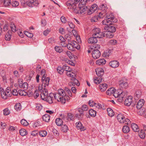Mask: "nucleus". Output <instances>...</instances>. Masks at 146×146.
I'll return each mask as SVG.
<instances>
[{"mask_svg": "<svg viewBox=\"0 0 146 146\" xmlns=\"http://www.w3.org/2000/svg\"><path fill=\"white\" fill-rule=\"evenodd\" d=\"M65 91L67 92L69 96L72 97L71 91L68 88L65 87L64 90L62 89H59L58 90L57 92L53 94L55 99L63 104H65L66 102V98H67Z\"/></svg>", "mask_w": 146, "mask_h": 146, "instance_id": "1", "label": "nucleus"}, {"mask_svg": "<svg viewBox=\"0 0 146 146\" xmlns=\"http://www.w3.org/2000/svg\"><path fill=\"white\" fill-rule=\"evenodd\" d=\"M105 19L102 21L103 25L108 26L111 24L112 22H116L117 21L115 18L112 15H107Z\"/></svg>", "mask_w": 146, "mask_h": 146, "instance_id": "2", "label": "nucleus"}, {"mask_svg": "<svg viewBox=\"0 0 146 146\" xmlns=\"http://www.w3.org/2000/svg\"><path fill=\"white\" fill-rule=\"evenodd\" d=\"M74 36L75 37L76 41L74 40V48L78 50L80 48V45L79 44L81 42L80 36L78 34L76 31L74 29Z\"/></svg>", "mask_w": 146, "mask_h": 146, "instance_id": "3", "label": "nucleus"}, {"mask_svg": "<svg viewBox=\"0 0 146 146\" xmlns=\"http://www.w3.org/2000/svg\"><path fill=\"white\" fill-rule=\"evenodd\" d=\"M117 119L118 121L121 123H124L128 125L131 123L129 119L125 118L123 115L121 113L117 115Z\"/></svg>", "mask_w": 146, "mask_h": 146, "instance_id": "4", "label": "nucleus"}, {"mask_svg": "<svg viewBox=\"0 0 146 146\" xmlns=\"http://www.w3.org/2000/svg\"><path fill=\"white\" fill-rule=\"evenodd\" d=\"M92 36L99 38H101L105 36L104 35L102 34V33L100 32V29L99 28H96L94 29Z\"/></svg>", "mask_w": 146, "mask_h": 146, "instance_id": "5", "label": "nucleus"}, {"mask_svg": "<svg viewBox=\"0 0 146 146\" xmlns=\"http://www.w3.org/2000/svg\"><path fill=\"white\" fill-rule=\"evenodd\" d=\"M27 4L29 7H33L34 6H37L39 3L37 0H28Z\"/></svg>", "mask_w": 146, "mask_h": 146, "instance_id": "6", "label": "nucleus"}, {"mask_svg": "<svg viewBox=\"0 0 146 146\" xmlns=\"http://www.w3.org/2000/svg\"><path fill=\"white\" fill-rule=\"evenodd\" d=\"M92 57L94 59H97L100 56L101 53L98 50L94 49L92 51Z\"/></svg>", "mask_w": 146, "mask_h": 146, "instance_id": "7", "label": "nucleus"}, {"mask_svg": "<svg viewBox=\"0 0 146 146\" xmlns=\"http://www.w3.org/2000/svg\"><path fill=\"white\" fill-rule=\"evenodd\" d=\"M132 97L131 96H129L124 101V104L125 105L130 106L132 103Z\"/></svg>", "mask_w": 146, "mask_h": 146, "instance_id": "8", "label": "nucleus"}, {"mask_svg": "<svg viewBox=\"0 0 146 146\" xmlns=\"http://www.w3.org/2000/svg\"><path fill=\"white\" fill-rule=\"evenodd\" d=\"M68 8L71 12L73 11V1L72 0H69L66 3Z\"/></svg>", "mask_w": 146, "mask_h": 146, "instance_id": "9", "label": "nucleus"}, {"mask_svg": "<svg viewBox=\"0 0 146 146\" xmlns=\"http://www.w3.org/2000/svg\"><path fill=\"white\" fill-rule=\"evenodd\" d=\"M104 29L105 30L109 31L112 33L115 32L116 29L115 27L111 26H106L104 27Z\"/></svg>", "mask_w": 146, "mask_h": 146, "instance_id": "10", "label": "nucleus"}, {"mask_svg": "<svg viewBox=\"0 0 146 146\" xmlns=\"http://www.w3.org/2000/svg\"><path fill=\"white\" fill-rule=\"evenodd\" d=\"M109 65L113 68H115L118 67L119 65V62L117 60H113L109 63Z\"/></svg>", "mask_w": 146, "mask_h": 146, "instance_id": "11", "label": "nucleus"}, {"mask_svg": "<svg viewBox=\"0 0 146 146\" xmlns=\"http://www.w3.org/2000/svg\"><path fill=\"white\" fill-rule=\"evenodd\" d=\"M145 101L143 99H140L137 102L136 104V108L137 109H139L143 106Z\"/></svg>", "mask_w": 146, "mask_h": 146, "instance_id": "12", "label": "nucleus"}, {"mask_svg": "<svg viewBox=\"0 0 146 146\" xmlns=\"http://www.w3.org/2000/svg\"><path fill=\"white\" fill-rule=\"evenodd\" d=\"M96 72L97 75L100 77L102 76L104 73L103 70L101 68L96 69Z\"/></svg>", "mask_w": 146, "mask_h": 146, "instance_id": "13", "label": "nucleus"}, {"mask_svg": "<svg viewBox=\"0 0 146 146\" xmlns=\"http://www.w3.org/2000/svg\"><path fill=\"white\" fill-rule=\"evenodd\" d=\"M141 95V92L140 90H137L134 95V99L136 100H138L140 98Z\"/></svg>", "mask_w": 146, "mask_h": 146, "instance_id": "14", "label": "nucleus"}, {"mask_svg": "<svg viewBox=\"0 0 146 146\" xmlns=\"http://www.w3.org/2000/svg\"><path fill=\"white\" fill-rule=\"evenodd\" d=\"M119 92V99L121 101H122L123 100L124 97L127 95V93L126 91L123 92L121 90H120Z\"/></svg>", "mask_w": 146, "mask_h": 146, "instance_id": "15", "label": "nucleus"}, {"mask_svg": "<svg viewBox=\"0 0 146 146\" xmlns=\"http://www.w3.org/2000/svg\"><path fill=\"white\" fill-rule=\"evenodd\" d=\"M48 90L46 89L45 88H44V89L43 90L42 92V93L40 94V95L41 99L43 100H44V98L48 96Z\"/></svg>", "mask_w": 146, "mask_h": 146, "instance_id": "16", "label": "nucleus"}, {"mask_svg": "<svg viewBox=\"0 0 146 146\" xmlns=\"http://www.w3.org/2000/svg\"><path fill=\"white\" fill-rule=\"evenodd\" d=\"M76 127L78 129H80L81 131L85 129L84 127H83L80 121L76 122Z\"/></svg>", "mask_w": 146, "mask_h": 146, "instance_id": "17", "label": "nucleus"}, {"mask_svg": "<svg viewBox=\"0 0 146 146\" xmlns=\"http://www.w3.org/2000/svg\"><path fill=\"white\" fill-rule=\"evenodd\" d=\"M59 39L60 40V43L61 45L63 47H66V40L62 36H60L59 37Z\"/></svg>", "mask_w": 146, "mask_h": 146, "instance_id": "18", "label": "nucleus"}, {"mask_svg": "<svg viewBox=\"0 0 146 146\" xmlns=\"http://www.w3.org/2000/svg\"><path fill=\"white\" fill-rule=\"evenodd\" d=\"M106 62V60L104 59H100L97 60L96 62V64L99 65H103Z\"/></svg>", "mask_w": 146, "mask_h": 146, "instance_id": "19", "label": "nucleus"}, {"mask_svg": "<svg viewBox=\"0 0 146 146\" xmlns=\"http://www.w3.org/2000/svg\"><path fill=\"white\" fill-rule=\"evenodd\" d=\"M97 37L93 36L92 37H91L88 40V43L92 44L96 43L97 42Z\"/></svg>", "mask_w": 146, "mask_h": 146, "instance_id": "20", "label": "nucleus"}, {"mask_svg": "<svg viewBox=\"0 0 146 146\" xmlns=\"http://www.w3.org/2000/svg\"><path fill=\"white\" fill-rule=\"evenodd\" d=\"M50 80V78L47 77L46 79L42 81V86L46 87V86H48L49 85V82Z\"/></svg>", "mask_w": 146, "mask_h": 146, "instance_id": "21", "label": "nucleus"}, {"mask_svg": "<svg viewBox=\"0 0 146 146\" xmlns=\"http://www.w3.org/2000/svg\"><path fill=\"white\" fill-rule=\"evenodd\" d=\"M112 51V49H108L106 51L104 52L103 54V56L106 58L109 57L111 54Z\"/></svg>", "mask_w": 146, "mask_h": 146, "instance_id": "22", "label": "nucleus"}, {"mask_svg": "<svg viewBox=\"0 0 146 146\" xmlns=\"http://www.w3.org/2000/svg\"><path fill=\"white\" fill-rule=\"evenodd\" d=\"M107 86L108 85L106 84H102L100 85L99 88L102 92H104L106 90Z\"/></svg>", "mask_w": 146, "mask_h": 146, "instance_id": "23", "label": "nucleus"}, {"mask_svg": "<svg viewBox=\"0 0 146 146\" xmlns=\"http://www.w3.org/2000/svg\"><path fill=\"white\" fill-rule=\"evenodd\" d=\"M104 35L105 36L106 35L107 37L110 38H112L114 35L113 33L109 31H106L104 33Z\"/></svg>", "mask_w": 146, "mask_h": 146, "instance_id": "24", "label": "nucleus"}, {"mask_svg": "<svg viewBox=\"0 0 146 146\" xmlns=\"http://www.w3.org/2000/svg\"><path fill=\"white\" fill-rule=\"evenodd\" d=\"M133 130L135 132H137L139 131V128L137 125L135 123H132L131 125Z\"/></svg>", "mask_w": 146, "mask_h": 146, "instance_id": "25", "label": "nucleus"}, {"mask_svg": "<svg viewBox=\"0 0 146 146\" xmlns=\"http://www.w3.org/2000/svg\"><path fill=\"white\" fill-rule=\"evenodd\" d=\"M119 86L122 88H126L128 86V84L127 82L125 81H121L119 84Z\"/></svg>", "mask_w": 146, "mask_h": 146, "instance_id": "26", "label": "nucleus"}, {"mask_svg": "<svg viewBox=\"0 0 146 146\" xmlns=\"http://www.w3.org/2000/svg\"><path fill=\"white\" fill-rule=\"evenodd\" d=\"M100 48V45L98 44H91L90 46V49L92 50H94V49L98 50Z\"/></svg>", "mask_w": 146, "mask_h": 146, "instance_id": "27", "label": "nucleus"}, {"mask_svg": "<svg viewBox=\"0 0 146 146\" xmlns=\"http://www.w3.org/2000/svg\"><path fill=\"white\" fill-rule=\"evenodd\" d=\"M42 118L43 120L46 122H48L50 120V115L46 114L43 115Z\"/></svg>", "mask_w": 146, "mask_h": 146, "instance_id": "28", "label": "nucleus"}, {"mask_svg": "<svg viewBox=\"0 0 146 146\" xmlns=\"http://www.w3.org/2000/svg\"><path fill=\"white\" fill-rule=\"evenodd\" d=\"M88 2V0H81L78 5V6L80 8L82 7V6H85L86 3Z\"/></svg>", "mask_w": 146, "mask_h": 146, "instance_id": "29", "label": "nucleus"}, {"mask_svg": "<svg viewBox=\"0 0 146 146\" xmlns=\"http://www.w3.org/2000/svg\"><path fill=\"white\" fill-rule=\"evenodd\" d=\"M44 100L47 102H48L50 104H52V98L51 96H47L46 97L44 98Z\"/></svg>", "mask_w": 146, "mask_h": 146, "instance_id": "30", "label": "nucleus"}, {"mask_svg": "<svg viewBox=\"0 0 146 146\" xmlns=\"http://www.w3.org/2000/svg\"><path fill=\"white\" fill-rule=\"evenodd\" d=\"M114 90H115V88H110L106 91V94L108 95H110L112 94H113Z\"/></svg>", "mask_w": 146, "mask_h": 146, "instance_id": "31", "label": "nucleus"}, {"mask_svg": "<svg viewBox=\"0 0 146 146\" xmlns=\"http://www.w3.org/2000/svg\"><path fill=\"white\" fill-rule=\"evenodd\" d=\"M89 112L90 115L92 117H94L96 115V111L92 109L90 110Z\"/></svg>", "mask_w": 146, "mask_h": 146, "instance_id": "32", "label": "nucleus"}, {"mask_svg": "<svg viewBox=\"0 0 146 146\" xmlns=\"http://www.w3.org/2000/svg\"><path fill=\"white\" fill-rule=\"evenodd\" d=\"M100 7L102 11L104 12H106L108 9L106 4H102L100 6Z\"/></svg>", "mask_w": 146, "mask_h": 146, "instance_id": "33", "label": "nucleus"}, {"mask_svg": "<svg viewBox=\"0 0 146 146\" xmlns=\"http://www.w3.org/2000/svg\"><path fill=\"white\" fill-rule=\"evenodd\" d=\"M108 115L110 117H112L114 115V113L112 110L110 108H108L107 109Z\"/></svg>", "mask_w": 146, "mask_h": 146, "instance_id": "34", "label": "nucleus"}, {"mask_svg": "<svg viewBox=\"0 0 146 146\" xmlns=\"http://www.w3.org/2000/svg\"><path fill=\"white\" fill-rule=\"evenodd\" d=\"M121 90H115V89L114 90V92L113 93V95L116 98L119 97V92Z\"/></svg>", "mask_w": 146, "mask_h": 146, "instance_id": "35", "label": "nucleus"}, {"mask_svg": "<svg viewBox=\"0 0 146 146\" xmlns=\"http://www.w3.org/2000/svg\"><path fill=\"white\" fill-rule=\"evenodd\" d=\"M122 131L125 133H127L130 131L129 127L127 125L124 126L123 128Z\"/></svg>", "mask_w": 146, "mask_h": 146, "instance_id": "36", "label": "nucleus"}, {"mask_svg": "<svg viewBox=\"0 0 146 146\" xmlns=\"http://www.w3.org/2000/svg\"><path fill=\"white\" fill-rule=\"evenodd\" d=\"M15 109L17 111H20L21 108V104L19 103L16 104L14 106Z\"/></svg>", "mask_w": 146, "mask_h": 146, "instance_id": "37", "label": "nucleus"}, {"mask_svg": "<svg viewBox=\"0 0 146 146\" xmlns=\"http://www.w3.org/2000/svg\"><path fill=\"white\" fill-rule=\"evenodd\" d=\"M63 120L60 118H57L55 120L56 123L58 126H61L63 123Z\"/></svg>", "mask_w": 146, "mask_h": 146, "instance_id": "38", "label": "nucleus"}, {"mask_svg": "<svg viewBox=\"0 0 146 146\" xmlns=\"http://www.w3.org/2000/svg\"><path fill=\"white\" fill-rule=\"evenodd\" d=\"M61 129L62 132H66L68 130V128L66 125H63L62 126Z\"/></svg>", "mask_w": 146, "mask_h": 146, "instance_id": "39", "label": "nucleus"}, {"mask_svg": "<svg viewBox=\"0 0 146 146\" xmlns=\"http://www.w3.org/2000/svg\"><path fill=\"white\" fill-rule=\"evenodd\" d=\"M87 9V6H82V7L81 8H80V14L83 13Z\"/></svg>", "mask_w": 146, "mask_h": 146, "instance_id": "40", "label": "nucleus"}, {"mask_svg": "<svg viewBox=\"0 0 146 146\" xmlns=\"http://www.w3.org/2000/svg\"><path fill=\"white\" fill-rule=\"evenodd\" d=\"M10 27L12 31L13 32H15L17 31L16 26L13 23H11L10 25Z\"/></svg>", "mask_w": 146, "mask_h": 146, "instance_id": "41", "label": "nucleus"}, {"mask_svg": "<svg viewBox=\"0 0 146 146\" xmlns=\"http://www.w3.org/2000/svg\"><path fill=\"white\" fill-rule=\"evenodd\" d=\"M139 136L142 139H144L145 136V133L144 131L141 130L139 134Z\"/></svg>", "mask_w": 146, "mask_h": 146, "instance_id": "42", "label": "nucleus"}, {"mask_svg": "<svg viewBox=\"0 0 146 146\" xmlns=\"http://www.w3.org/2000/svg\"><path fill=\"white\" fill-rule=\"evenodd\" d=\"M1 95L2 98L4 99H7L8 95L4 91H2L1 93Z\"/></svg>", "mask_w": 146, "mask_h": 146, "instance_id": "43", "label": "nucleus"}, {"mask_svg": "<svg viewBox=\"0 0 146 146\" xmlns=\"http://www.w3.org/2000/svg\"><path fill=\"white\" fill-rule=\"evenodd\" d=\"M20 134L22 136H24L27 134V132L25 129H21L19 131Z\"/></svg>", "mask_w": 146, "mask_h": 146, "instance_id": "44", "label": "nucleus"}, {"mask_svg": "<svg viewBox=\"0 0 146 146\" xmlns=\"http://www.w3.org/2000/svg\"><path fill=\"white\" fill-rule=\"evenodd\" d=\"M67 118L66 119H68V121H72L73 119V114L71 113H68Z\"/></svg>", "mask_w": 146, "mask_h": 146, "instance_id": "45", "label": "nucleus"}, {"mask_svg": "<svg viewBox=\"0 0 146 146\" xmlns=\"http://www.w3.org/2000/svg\"><path fill=\"white\" fill-rule=\"evenodd\" d=\"M20 88H23L25 90L27 89L28 87V84L27 82H24L21 85H20Z\"/></svg>", "mask_w": 146, "mask_h": 146, "instance_id": "46", "label": "nucleus"}, {"mask_svg": "<svg viewBox=\"0 0 146 146\" xmlns=\"http://www.w3.org/2000/svg\"><path fill=\"white\" fill-rule=\"evenodd\" d=\"M62 68H63L64 71L65 70L66 72H68L69 71H72V69L71 68L68 66H66V65H64Z\"/></svg>", "mask_w": 146, "mask_h": 146, "instance_id": "47", "label": "nucleus"}, {"mask_svg": "<svg viewBox=\"0 0 146 146\" xmlns=\"http://www.w3.org/2000/svg\"><path fill=\"white\" fill-rule=\"evenodd\" d=\"M66 74L68 77H71V80H72V77L73 76V70L72 71H69L68 72H66Z\"/></svg>", "mask_w": 146, "mask_h": 146, "instance_id": "48", "label": "nucleus"}, {"mask_svg": "<svg viewBox=\"0 0 146 146\" xmlns=\"http://www.w3.org/2000/svg\"><path fill=\"white\" fill-rule=\"evenodd\" d=\"M10 0H4L3 2V5L5 7H8L11 4Z\"/></svg>", "mask_w": 146, "mask_h": 146, "instance_id": "49", "label": "nucleus"}, {"mask_svg": "<svg viewBox=\"0 0 146 146\" xmlns=\"http://www.w3.org/2000/svg\"><path fill=\"white\" fill-rule=\"evenodd\" d=\"M97 5L96 4H94L92 5L91 7L90 8V10H91L93 11L94 12L97 9Z\"/></svg>", "mask_w": 146, "mask_h": 146, "instance_id": "50", "label": "nucleus"}, {"mask_svg": "<svg viewBox=\"0 0 146 146\" xmlns=\"http://www.w3.org/2000/svg\"><path fill=\"white\" fill-rule=\"evenodd\" d=\"M102 78L101 77L99 78H97L94 80V82L96 84H99L102 82Z\"/></svg>", "mask_w": 146, "mask_h": 146, "instance_id": "51", "label": "nucleus"}, {"mask_svg": "<svg viewBox=\"0 0 146 146\" xmlns=\"http://www.w3.org/2000/svg\"><path fill=\"white\" fill-rule=\"evenodd\" d=\"M24 33L29 38H32L33 36V35L32 33H30L26 31H24Z\"/></svg>", "mask_w": 146, "mask_h": 146, "instance_id": "52", "label": "nucleus"}, {"mask_svg": "<svg viewBox=\"0 0 146 146\" xmlns=\"http://www.w3.org/2000/svg\"><path fill=\"white\" fill-rule=\"evenodd\" d=\"M76 6H74V13L76 14L79 13H80L79 11L80 10V7L78 6V7H75Z\"/></svg>", "mask_w": 146, "mask_h": 146, "instance_id": "53", "label": "nucleus"}, {"mask_svg": "<svg viewBox=\"0 0 146 146\" xmlns=\"http://www.w3.org/2000/svg\"><path fill=\"white\" fill-rule=\"evenodd\" d=\"M47 134V132L45 131H41L39 132L40 135L42 137H44L46 136Z\"/></svg>", "mask_w": 146, "mask_h": 146, "instance_id": "54", "label": "nucleus"}, {"mask_svg": "<svg viewBox=\"0 0 146 146\" xmlns=\"http://www.w3.org/2000/svg\"><path fill=\"white\" fill-rule=\"evenodd\" d=\"M11 4L13 7H16L19 5V3L17 1H13L12 2Z\"/></svg>", "mask_w": 146, "mask_h": 146, "instance_id": "55", "label": "nucleus"}, {"mask_svg": "<svg viewBox=\"0 0 146 146\" xmlns=\"http://www.w3.org/2000/svg\"><path fill=\"white\" fill-rule=\"evenodd\" d=\"M21 124L25 126H27L29 124L28 123L25 119H22L21 121Z\"/></svg>", "mask_w": 146, "mask_h": 146, "instance_id": "56", "label": "nucleus"}, {"mask_svg": "<svg viewBox=\"0 0 146 146\" xmlns=\"http://www.w3.org/2000/svg\"><path fill=\"white\" fill-rule=\"evenodd\" d=\"M59 118H60L61 119H62V120H64L66 121H68V119H66L67 118V117L64 115V114H61L60 115V117Z\"/></svg>", "mask_w": 146, "mask_h": 146, "instance_id": "57", "label": "nucleus"}, {"mask_svg": "<svg viewBox=\"0 0 146 146\" xmlns=\"http://www.w3.org/2000/svg\"><path fill=\"white\" fill-rule=\"evenodd\" d=\"M57 70L58 72L61 74H62L64 72L62 67H61L60 66H58V67L57 68Z\"/></svg>", "mask_w": 146, "mask_h": 146, "instance_id": "58", "label": "nucleus"}, {"mask_svg": "<svg viewBox=\"0 0 146 146\" xmlns=\"http://www.w3.org/2000/svg\"><path fill=\"white\" fill-rule=\"evenodd\" d=\"M84 115V114H76L75 116L79 120H82L83 118Z\"/></svg>", "mask_w": 146, "mask_h": 146, "instance_id": "59", "label": "nucleus"}, {"mask_svg": "<svg viewBox=\"0 0 146 146\" xmlns=\"http://www.w3.org/2000/svg\"><path fill=\"white\" fill-rule=\"evenodd\" d=\"M54 49L57 52L59 53L62 52L63 51V50L62 48H61L60 47L57 46H56L55 47Z\"/></svg>", "mask_w": 146, "mask_h": 146, "instance_id": "60", "label": "nucleus"}, {"mask_svg": "<svg viewBox=\"0 0 146 146\" xmlns=\"http://www.w3.org/2000/svg\"><path fill=\"white\" fill-rule=\"evenodd\" d=\"M66 47H67L68 48L69 50H71L72 52L73 51V45L69 43L68 44H67L66 43Z\"/></svg>", "mask_w": 146, "mask_h": 146, "instance_id": "61", "label": "nucleus"}, {"mask_svg": "<svg viewBox=\"0 0 146 146\" xmlns=\"http://www.w3.org/2000/svg\"><path fill=\"white\" fill-rule=\"evenodd\" d=\"M42 106L40 104H36V110L39 111L42 108Z\"/></svg>", "mask_w": 146, "mask_h": 146, "instance_id": "62", "label": "nucleus"}, {"mask_svg": "<svg viewBox=\"0 0 146 146\" xmlns=\"http://www.w3.org/2000/svg\"><path fill=\"white\" fill-rule=\"evenodd\" d=\"M106 12L102 11L101 12L99 13L98 17L99 18H103L105 15H106Z\"/></svg>", "mask_w": 146, "mask_h": 146, "instance_id": "63", "label": "nucleus"}, {"mask_svg": "<svg viewBox=\"0 0 146 146\" xmlns=\"http://www.w3.org/2000/svg\"><path fill=\"white\" fill-rule=\"evenodd\" d=\"M5 38L6 40H10L11 39V35L9 33L6 34L5 36Z\"/></svg>", "mask_w": 146, "mask_h": 146, "instance_id": "64", "label": "nucleus"}]
</instances>
